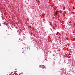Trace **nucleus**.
I'll return each instance as SVG.
<instances>
[{"mask_svg":"<svg viewBox=\"0 0 75 75\" xmlns=\"http://www.w3.org/2000/svg\"><path fill=\"white\" fill-rule=\"evenodd\" d=\"M41 67L43 69L45 68V66L44 65H42Z\"/></svg>","mask_w":75,"mask_h":75,"instance_id":"nucleus-1","label":"nucleus"},{"mask_svg":"<svg viewBox=\"0 0 75 75\" xmlns=\"http://www.w3.org/2000/svg\"><path fill=\"white\" fill-rule=\"evenodd\" d=\"M58 13V11H57L56 12H55V14H56V15H57V14H58L57 13Z\"/></svg>","mask_w":75,"mask_h":75,"instance_id":"nucleus-2","label":"nucleus"},{"mask_svg":"<svg viewBox=\"0 0 75 75\" xmlns=\"http://www.w3.org/2000/svg\"><path fill=\"white\" fill-rule=\"evenodd\" d=\"M41 67V65H40V66H39V67H40H40Z\"/></svg>","mask_w":75,"mask_h":75,"instance_id":"nucleus-3","label":"nucleus"}]
</instances>
